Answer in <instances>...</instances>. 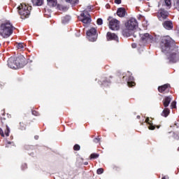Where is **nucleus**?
<instances>
[{"instance_id":"40","label":"nucleus","mask_w":179,"mask_h":179,"mask_svg":"<svg viewBox=\"0 0 179 179\" xmlns=\"http://www.w3.org/2000/svg\"><path fill=\"white\" fill-rule=\"evenodd\" d=\"M36 113H37V112H36V111H32V114L34 115H36Z\"/></svg>"},{"instance_id":"34","label":"nucleus","mask_w":179,"mask_h":179,"mask_svg":"<svg viewBox=\"0 0 179 179\" xmlns=\"http://www.w3.org/2000/svg\"><path fill=\"white\" fill-rule=\"evenodd\" d=\"M94 142L95 143H99V142H100V138H95L94 139Z\"/></svg>"},{"instance_id":"10","label":"nucleus","mask_w":179,"mask_h":179,"mask_svg":"<svg viewBox=\"0 0 179 179\" xmlns=\"http://www.w3.org/2000/svg\"><path fill=\"white\" fill-rule=\"evenodd\" d=\"M106 38L107 40H115V41H118V36L113 33L108 32L106 34Z\"/></svg>"},{"instance_id":"22","label":"nucleus","mask_w":179,"mask_h":179,"mask_svg":"<svg viewBox=\"0 0 179 179\" xmlns=\"http://www.w3.org/2000/svg\"><path fill=\"white\" fill-rule=\"evenodd\" d=\"M145 122H146L147 124H149V126H148V129H150L151 131H153V129H155V126H153V125L150 123V120H149V117H147V118H146Z\"/></svg>"},{"instance_id":"32","label":"nucleus","mask_w":179,"mask_h":179,"mask_svg":"<svg viewBox=\"0 0 179 179\" xmlns=\"http://www.w3.org/2000/svg\"><path fill=\"white\" fill-rule=\"evenodd\" d=\"M177 103L174 101L171 103V108H176V106Z\"/></svg>"},{"instance_id":"43","label":"nucleus","mask_w":179,"mask_h":179,"mask_svg":"<svg viewBox=\"0 0 179 179\" xmlns=\"http://www.w3.org/2000/svg\"><path fill=\"white\" fill-rule=\"evenodd\" d=\"M162 179H166V176L162 177Z\"/></svg>"},{"instance_id":"31","label":"nucleus","mask_w":179,"mask_h":179,"mask_svg":"<svg viewBox=\"0 0 179 179\" xmlns=\"http://www.w3.org/2000/svg\"><path fill=\"white\" fill-rule=\"evenodd\" d=\"M90 157H91V159H97V157H99V155H97V154H92L90 155Z\"/></svg>"},{"instance_id":"46","label":"nucleus","mask_w":179,"mask_h":179,"mask_svg":"<svg viewBox=\"0 0 179 179\" xmlns=\"http://www.w3.org/2000/svg\"><path fill=\"white\" fill-rule=\"evenodd\" d=\"M178 150H179V148H178Z\"/></svg>"},{"instance_id":"41","label":"nucleus","mask_w":179,"mask_h":179,"mask_svg":"<svg viewBox=\"0 0 179 179\" xmlns=\"http://www.w3.org/2000/svg\"><path fill=\"white\" fill-rule=\"evenodd\" d=\"M85 166H87L89 164V163L87 162L84 163Z\"/></svg>"},{"instance_id":"13","label":"nucleus","mask_w":179,"mask_h":179,"mask_svg":"<svg viewBox=\"0 0 179 179\" xmlns=\"http://www.w3.org/2000/svg\"><path fill=\"white\" fill-rule=\"evenodd\" d=\"M117 15L119 17H124L127 15V10L124 8H120L117 9Z\"/></svg>"},{"instance_id":"8","label":"nucleus","mask_w":179,"mask_h":179,"mask_svg":"<svg viewBox=\"0 0 179 179\" xmlns=\"http://www.w3.org/2000/svg\"><path fill=\"white\" fill-rule=\"evenodd\" d=\"M109 29L110 30H120V21L115 18L109 17Z\"/></svg>"},{"instance_id":"45","label":"nucleus","mask_w":179,"mask_h":179,"mask_svg":"<svg viewBox=\"0 0 179 179\" xmlns=\"http://www.w3.org/2000/svg\"><path fill=\"white\" fill-rule=\"evenodd\" d=\"M24 166H25V167H26V166H27V165H26V164H24Z\"/></svg>"},{"instance_id":"36","label":"nucleus","mask_w":179,"mask_h":179,"mask_svg":"<svg viewBox=\"0 0 179 179\" xmlns=\"http://www.w3.org/2000/svg\"><path fill=\"white\" fill-rule=\"evenodd\" d=\"M115 3H117V5H120V3H121V0H115Z\"/></svg>"},{"instance_id":"23","label":"nucleus","mask_w":179,"mask_h":179,"mask_svg":"<svg viewBox=\"0 0 179 179\" xmlns=\"http://www.w3.org/2000/svg\"><path fill=\"white\" fill-rule=\"evenodd\" d=\"M66 2H69V3H71V5H76L79 3V1L78 0H65Z\"/></svg>"},{"instance_id":"14","label":"nucleus","mask_w":179,"mask_h":179,"mask_svg":"<svg viewBox=\"0 0 179 179\" xmlns=\"http://www.w3.org/2000/svg\"><path fill=\"white\" fill-rule=\"evenodd\" d=\"M169 87H170V85L165 84L161 87H159L158 90L160 93H163V92H166V90H167V89H169Z\"/></svg>"},{"instance_id":"42","label":"nucleus","mask_w":179,"mask_h":179,"mask_svg":"<svg viewBox=\"0 0 179 179\" xmlns=\"http://www.w3.org/2000/svg\"><path fill=\"white\" fill-rule=\"evenodd\" d=\"M35 139H38V136H36Z\"/></svg>"},{"instance_id":"25","label":"nucleus","mask_w":179,"mask_h":179,"mask_svg":"<svg viewBox=\"0 0 179 179\" xmlns=\"http://www.w3.org/2000/svg\"><path fill=\"white\" fill-rule=\"evenodd\" d=\"M131 34H133V36L135 38H136V37H138V36H141V34H139V31H134Z\"/></svg>"},{"instance_id":"37","label":"nucleus","mask_w":179,"mask_h":179,"mask_svg":"<svg viewBox=\"0 0 179 179\" xmlns=\"http://www.w3.org/2000/svg\"><path fill=\"white\" fill-rule=\"evenodd\" d=\"M61 8L62 10H68V8L66 7L62 6Z\"/></svg>"},{"instance_id":"4","label":"nucleus","mask_w":179,"mask_h":179,"mask_svg":"<svg viewBox=\"0 0 179 179\" xmlns=\"http://www.w3.org/2000/svg\"><path fill=\"white\" fill-rule=\"evenodd\" d=\"M24 61H26V58L23 56L16 58L10 57L8 60V65L11 69H19V68L24 66Z\"/></svg>"},{"instance_id":"27","label":"nucleus","mask_w":179,"mask_h":179,"mask_svg":"<svg viewBox=\"0 0 179 179\" xmlns=\"http://www.w3.org/2000/svg\"><path fill=\"white\" fill-rule=\"evenodd\" d=\"M165 5H166L169 8H171V0H165Z\"/></svg>"},{"instance_id":"6","label":"nucleus","mask_w":179,"mask_h":179,"mask_svg":"<svg viewBox=\"0 0 179 179\" xmlns=\"http://www.w3.org/2000/svg\"><path fill=\"white\" fill-rule=\"evenodd\" d=\"M97 29L92 27L87 31V37L89 41L94 42L97 40L98 37Z\"/></svg>"},{"instance_id":"33","label":"nucleus","mask_w":179,"mask_h":179,"mask_svg":"<svg viewBox=\"0 0 179 179\" xmlns=\"http://www.w3.org/2000/svg\"><path fill=\"white\" fill-rule=\"evenodd\" d=\"M143 26L144 27H148V21L144 20V21L143 22Z\"/></svg>"},{"instance_id":"44","label":"nucleus","mask_w":179,"mask_h":179,"mask_svg":"<svg viewBox=\"0 0 179 179\" xmlns=\"http://www.w3.org/2000/svg\"><path fill=\"white\" fill-rule=\"evenodd\" d=\"M9 144H10V142H8Z\"/></svg>"},{"instance_id":"1","label":"nucleus","mask_w":179,"mask_h":179,"mask_svg":"<svg viewBox=\"0 0 179 179\" xmlns=\"http://www.w3.org/2000/svg\"><path fill=\"white\" fill-rule=\"evenodd\" d=\"M160 48L166 54L171 64H176L179 60L178 47L171 37L166 36L160 38Z\"/></svg>"},{"instance_id":"11","label":"nucleus","mask_w":179,"mask_h":179,"mask_svg":"<svg viewBox=\"0 0 179 179\" xmlns=\"http://www.w3.org/2000/svg\"><path fill=\"white\" fill-rule=\"evenodd\" d=\"M171 100H173V97L171 96H166L162 101L164 107H169Z\"/></svg>"},{"instance_id":"2","label":"nucleus","mask_w":179,"mask_h":179,"mask_svg":"<svg viewBox=\"0 0 179 179\" xmlns=\"http://www.w3.org/2000/svg\"><path fill=\"white\" fill-rule=\"evenodd\" d=\"M138 27V21L135 18H131L124 24V28L122 31V34L124 37H129L132 36V33Z\"/></svg>"},{"instance_id":"24","label":"nucleus","mask_w":179,"mask_h":179,"mask_svg":"<svg viewBox=\"0 0 179 179\" xmlns=\"http://www.w3.org/2000/svg\"><path fill=\"white\" fill-rule=\"evenodd\" d=\"M174 7L177 10H179V0H174Z\"/></svg>"},{"instance_id":"9","label":"nucleus","mask_w":179,"mask_h":179,"mask_svg":"<svg viewBox=\"0 0 179 179\" xmlns=\"http://www.w3.org/2000/svg\"><path fill=\"white\" fill-rule=\"evenodd\" d=\"M140 37L143 43H153L155 41V38L148 33L140 34Z\"/></svg>"},{"instance_id":"15","label":"nucleus","mask_w":179,"mask_h":179,"mask_svg":"<svg viewBox=\"0 0 179 179\" xmlns=\"http://www.w3.org/2000/svg\"><path fill=\"white\" fill-rule=\"evenodd\" d=\"M133 80H134L133 76H130L127 80V85L129 86V87H132L133 86H135V82H134Z\"/></svg>"},{"instance_id":"5","label":"nucleus","mask_w":179,"mask_h":179,"mask_svg":"<svg viewBox=\"0 0 179 179\" xmlns=\"http://www.w3.org/2000/svg\"><path fill=\"white\" fill-rule=\"evenodd\" d=\"M18 13L20 15L22 19H27L30 16V11L31 7L26 5V3H21L18 7Z\"/></svg>"},{"instance_id":"29","label":"nucleus","mask_w":179,"mask_h":179,"mask_svg":"<svg viewBox=\"0 0 179 179\" xmlns=\"http://www.w3.org/2000/svg\"><path fill=\"white\" fill-rule=\"evenodd\" d=\"M96 23L99 26H101V24H103V20L101 18H99L96 21Z\"/></svg>"},{"instance_id":"18","label":"nucleus","mask_w":179,"mask_h":179,"mask_svg":"<svg viewBox=\"0 0 179 179\" xmlns=\"http://www.w3.org/2000/svg\"><path fill=\"white\" fill-rule=\"evenodd\" d=\"M24 47H26V45H24V43H18L16 45V48H17V50H20V51H23V50H24Z\"/></svg>"},{"instance_id":"20","label":"nucleus","mask_w":179,"mask_h":179,"mask_svg":"<svg viewBox=\"0 0 179 179\" xmlns=\"http://www.w3.org/2000/svg\"><path fill=\"white\" fill-rule=\"evenodd\" d=\"M169 114H170V109L166 108L162 111V117H169Z\"/></svg>"},{"instance_id":"21","label":"nucleus","mask_w":179,"mask_h":179,"mask_svg":"<svg viewBox=\"0 0 179 179\" xmlns=\"http://www.w3.org/2000/svg\"><path fill=\"white\" fill-rule=\"evenodd\" d=\"M48 1V5L49 6H57V0H47Z\"/></svg>"},{"instance_id":"16","label":"nucleus","mask_w":179,"mask_h":179,"mask_svg":"<svg viewBox=\"0 0 179 179\" xmlns=\"http://www.w3.org/2000/svg\"><path fill=\"white\" fill-rule=\"evenodd\" d=\"M159 15H160V17H159V20H162V19H167V17L169 16V13L167 11L162 10L160 13Z\"/></svg>"},{"instance_id":"38","label":"nucleus","mask_w":179,"mask_h":179,"mask_svg":"<svg viewBox=\"0 0 179 179\" xmlns=\"http://www.w3.org/2000/svg\"><path fill=\"white\" fill-rule=\"evenodd\" d=\"M131 47H132V48H136V44L133 43V44L131 45Z\"/></svg>"},{"instance_id":"28","label":"nucleus","mask_w":179,"mask_h":179,"mask_svg":"<svg viewBox=\"0 0 179 179\" xmlns=\"http://www.w3.org/2000/svg\"><path fill=\"white\" fill-rule=\"evenodd\" d=\"M97 174H103L104 173V169L99 168L96 171Z\"/></svg>"},{"instance_id":"3","label":"nucleus","mask_w":179,"mask_h":179,"mask_svg":"<svg viewBox=\"0 0 179 179\" xmlns=\"http://www.w3.org/2000/svg\"><path fill=\"white\" fill-rule=\"evenodd\" d=\"M13 34V25L10 21H5L0 25V36L3 38H8Z\"/></svg>"},{"instance_id":"12","label":"nucleus","mask_w":179,"mask_h":179,"mask_svg":"<svg viewBox=\"0 0 179 179\" xmlns=\"http://www.w3.org/2000/svg\"><path fill=\"white\" fill-rule=\"evenodd\" d=\"M163 27L166 30H173V22L171 21H165L163 23Z\"/></svg>"},{"instance_id":"26","label":"nucleus","mask_w":179,"mask_h":179,"mask_svg":"<svg viewBox=\"0 0 179 179\" xmlns=\"http://www.w3.org/2000/svg\"><path fill=\"white\" fill-rule=\"evenodd\" d=\"M10 132V129H9V127L6 126V129L5 131L6 136H9Z\"/></svg>"},{"instance_id":"39","label":"nucleus","mask_w":179,"mask_h":179,"mask_svg":"<svg viewBox=\"0 0 179 179\" xmlns=\"http://www.w3.org/2000/svg\"><path fill=\"white\" fill-rule=\"evenodd\" d=\"M106 8L108 9V8H110V4H106Z\"/></svg>"},{"instance_id":"7","label":"nucleus","mask_w":179,"mask_h":179,"mask_svg":"<svg viewBox=\"0 0 179 179\" xmlns=\"http://www.w3.org/2000/svg\"><path fill=\"white\" fill-rule=\"evenodd\" d=\"M78 19L80 22L84 23V24H89V23L92 22L90 14H89L87 12L82 13L78 17Z\"/></svg>"},{"instance_id":"35","label":"nucleus","mask_w":179,"mask_h":179,"mask_svg":"<svg viewBox=\"0 0 179 179\" xmlns=\"http://www.w3.org/2000/svg\"><path fill=\"white\" fill-rule=\"evenodd\" d=\"M0 134L1 136H5V134H3V130H2L1 128H0Z\"/></svg>"},{"instance_id":"17","label":"nucleus","mask_w":179,"mask_h":179,"mask_svg":"<svg viewBox=\"0 0 179 179\" xmlns=\"http://www.w3.org/2000/svg\"><path fill=\"white\" fill-rule=\"evenodd\" d=\"M31 2L34 6H41L43 5V0H31Z\"/></svg>"},{"instance_id":"19","label":"nucleus","mask_w":179,"mask_h":179,"mask_svg":"<svg viewBox=\"0 0 179 179\" xmlns=\"http://www.w3.org/2000/svg\"><path fill=\"white\" fill-rule=\"evenodd\" d=\"M71 20V16L66 15L65 17H63L62 19V22L64 24L68 23Z\"/></svg>"},{"instance_id":"30","label":"nucleus","mask_w":179,"mask_h":179,"mask_svg":"<svg viewBox=\"0 0 179 179\" xmlns=\"http://www.w3.org/2000/svg\"><path fill=\"white\" fill-rule=\"evenodd\" d=\"M74 150H80V145L76 144L73 147Z\"/></svg>"}]
</instances>
